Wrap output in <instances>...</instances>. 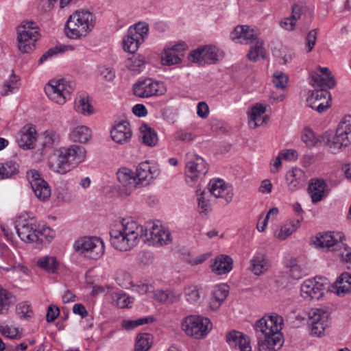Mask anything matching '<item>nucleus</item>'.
I'll use <instances>...</instances> for the list:
<instances>
[{
	"mask_svg": "<svg viewBox=\"0 0 351 351\" xmlns=\"http://www.w3.org/2000/svg\"><path fill=\"white\" fill-rule=\"evenodd\" d=\"M151 346V337L149 334L143 333L137 336L134 351H148Z\"/></svg>",
	"mask_w": 351,
	"mask_h": 351,
	"instance_id": "50",
	"label": "nucleus"
},
{
	"mask_svg": "<svg viewBox=\"0 0 351 351\" xmlns=\"http://www.w3.org/2000/svg\"><path fill=\"white\" fill-rule=\"evenodd\" d=\"M26 177L36 197L43 202L48 200L51 196V189L40 172L35 169L29 170Z\"/></svg>",
	"mask_w": 351,
	"mask_h": 351,
	"instance_id": "12",
	"label": "nucleus"
},
{
	"mask_svg": "<svg viewBox=\"0 0 351 351\" xmlns=\"http://www.w3.org/2000/svg\"><path fill=\"white\" fill-rule=\"evenodd\" d=\"M158 175L159 170L156 167L152 166L147 161L138 165L135 174L138 185L141 186H147Z\"/></svg>",
	"mask_w": 351,
	"mask_h": 351,
	"instance_id": "18",
	"label": "nucleus"
},
{
	"mask_svg": "<svg viewBox=\"0 0 351 351\" xmlns=\"http://www.w3.org/2000/svg\"><path fill=\"white\" fill-rule=\"evenodd\" d=\"M20 86L21 77L12 70L9 77L3 83L0 95L1 96H8L14 94L19 90Z\"/></svg>",
	"mask_w": 351,
	"mask_h": 351,
	"instance_id": "32",
	"label": "nucleus"
},
{
	"mask_svg": "<svg viewBox=\"0 0 351 351\" xmlns=\"http://www.w3.org/2000/svg\"><path fill=\"white\" fill-rule=\"evenodd\" d=\"M322 135L318 138L315 137V133L311 130H306L304 131L302 135V141L306 143L307 146L312 147L318 145H326L323 141H321Z\"/></svg>",
	"mask_w": 351,
	"mask_h": 351,
	"instance_id": "51",
	"label": "nucleus"
},
{
	"mask_svg": "<svg viewBox=\"0 0 351 351\" xmlns=\"http://www.w3.org/2000/svg\"><path fill=\"white\" fill-rule=\"evenodd\" d=\"M289 276L294 280H299L303 277L304 272L298 264L291 262L289 266Z\"/></svg>",
	"mask_w": 351,
	"mask_h": 351,
	"instance_id": "59",
	"label": "nucleus"
},
{
	"mask_svg": "<svg viewBox=\"0 0 351 351\" xmlns=\"http://www.w3.org/2000/svg\"><path fill=\"white\" fill-rule=\"evenodd\" d=\"M254 41H255V43L250 47L247 53L248 59L253 62L257 61L259 57L265 59L266 58V51L264 48L263 40L257 38Z\"/></svg>",
	"mask_w": 351,
	"mask_h": 351,
	"instance_id": "42",
	"label": "nucleus"
},
{
	"mask_svg": "<svg viewBox=\"0 0 351 351\" xmlns=\"http://www.w3.org/2000/svg\"><path fill=\"white\" fill-rule=\"evenodd\" d=\"M154 298L161 303H173L179 300L180 294L173 290L157 289L154 291Z\"/></svg>",
	"mask_w": 351,
	"mask_h": 351,
	"instance_id": "39",
	"label": "nucleus"
},
{
	"mask_svg": "<svg viewBox=\"0 0 351 351\" xmlns=\"http://www.w3.org/2000/svg\"><path fill=\"white\" fill-rule=\"evenodd\" d=\"M162 62L165 65L177 64L181 62V58L175 52L165 47L162 53Z\"/></svg>",
	"mask_w": 351,
	"mask_h": 351,
	"instance_id": "53",
	"label": "nucleus"
},
{
	"mask_svg": "<svg viewBox=\"0 0 351 351\" xmlns=\"http://www.w3.org/2000/svg\"><path fill=\"white\" fill-rule=\"evenodd\" d=\"M257 38V31L247 25H238L231 32L232 40L241 43L247 44Z\"/></svg>",
	"mask_w": 351,
	"mask_h": 351,
	"instance_id": "21",
	"label": "nucleus"
},
{
	"mask_svg": "<svg viewBox=\"0 0 351 351\" xmlns=\"http://www.w3.org/2000/svg\"><path fill=\"white\" fill-rule=\"evenodd\" d=\"M36 130L34 125H25L19 132L16 142L23 149H33L36 142Z\"/></svg>",
	"mask_w": 351,
	"mask_h": 351,
	"instance_id": "20",
	"label": "nucleus"
},
{
	"mask_svg": "<svg viewBox=\"0 0 351 351\" xmlns=\"http://www.w3.org/2000/svg\"><path fill=\"white\" fill-rule=\"evenodd\" d=\"M326 184L322 180H315L308 186V193L312 202L317 203L326 196Z\"/></svg>",
	"mask_w": 351,
	"mask_h": 351,
	"instance_id": "34",
	"label": "nucleus"
},
{
	"mask_svg": "<svg viewBox=\"0 0 351 351\" xmlns=\"http://www.w3.org/2000/svg\"><path fill=\"white\" fill-rule=\"evenodd\" d=\"M282 346L281 335H267L257 338L258 351H277Z\"/></svg>",
	"mask_w": 351,
	"mask_h": 351,
	"instance_id": "26",
	"label": "nucleus"
},
{
	"mask_svg": "<svg viewBox=\"0 0 351 351\" xmlns=\"http://www.w3.org/2000/svg\"><path fill=\"white\" fill-rule=\"evenodd\" d=\"M288 76L282 71H277L273 74V83L278 88L284 89L288 83Z\"/></svg>",
	"mask_w": 351,
	"mask_h": 351,
	"instance_id": "55",
	"label": "nucleus"
},
{
	"mask_svg": "<svg viewBox=\"0 0 351 351\" xmlns=\"http://www.w3.org/2000/svg\"><path fill=\"white\" fill-rule=\"evenodd\" d=\"M310 16L311 14L306 6L294 4L292 6L291 15L287 19L293 21H308L310 19Z\"/></svg>",
	"mask_w": 351,
	"mask_h": 351,
	"instance_id": "48",
	"label": "nucleus"
},
{
	"mask_svg": "<svg viewBox=\"0 0 351 351\" xmlns=\"http://www.w3.org/2000/svg\"><path fill=\"white\" fill-rule=\"evenodd\" d=\"M208 171V165L203 158L197 155L188 156L185 175L186 183L192 186H199Z\"/></svg>",
	"mask_w": 351,
	"mask_h": 351,
	"instance_id": "5",
	"label": "nucleus"
},
{
	"mask_svg": "<svg viewBox=\"0 0 351 351\" xmlns=\"http://www.w3.org/2000/svg\"><path fill=\"white\" fill-rule=\"evenodd\" d=\"M134 94L141 98L162 95L165 89L162 84L152 78H145L138 80L133 85Z\"/></svg>",
	"mask_w": 351,
	"mask_h": 351,
	"instance_id": "11",
	"label": "nucleus"
},
{
	"mask_svg": "<svg viewBox=\"0 0 351 351\" xmlns=\"http://www.w3.org/2000/svg\"><path fill=\"white\" fill-rule=\"evenodd\" d=\"M36 234L38 237V241L37 242H43V238L46 239L47 241H50L56 235L54 230L45 226H43L40 229L37 228Z\"/></svg>",
	"mask_w": 351,
	"mask_h": 351,
	"instance_id": "56",
	"label": "nucleus"
},
{
	"mask_svg": "<svg viewBox=\"0 0 351 351\" xmlns=\"http://www.w3.org/2000/svg\"><path fill=\"white\" fill-rule=\"evenodd\" d=\"M141 138L145 145L155 146L158 141V135L155 130L147 124H142L140 127Z\"/></svg>",
	"mask_w": 351,
	"mask_h": 351,
	"instance_id": "38",
	"label": "nucleus"
},
{
	"mask_svg": "<svg viewBox=\"0 0 351 351\" xmlns=\"http://www.w3.org/2000/svg\"><path fill=\"white\" fill-rule=\"evenodd\" d=\"M14 302L13 295L0 285V314L5 313Z\"/></svg>",
	"mask_w": 351,
	"mask_h": 351,
	"instance_id": "47",
	"label": "nucleus"
},
{
	"mask_svg": "<svg viewBox=\"0 0 351 351\" xmlns=\"http://www.w3.org/2000/svg\"><path fill=\"white\" fill-rule=\"evenodd\" d=\"M16 313L21 319H29L33 316V311L31 306L27 302H23L17 304Z\"/></svg>",
	"mask_w": 351,
	"mask_h": 351,
	"instance_id": "54",
	"label": "nucleus"
},
{
	"mask_svg": "<svg viewBox=\"0 0 351 351\" xmlns=\"http://www.w3.org/2000/svg\"><path fill=\"white\" fill-rule=\"evenodd\" d=\"M70 165H77L86 158V152L84 147L80 145H71L68 148H63Z\"/></svg>",
	"mask_w": 351,
	"mask_h": 351,
	"instance_id": "33",
	"label": "nucleus"
},
{
	"mask_svg": "<svg viewBox=\"0 0 351 351\" xmlns=\"http://www.w3.org/2000/svg\"><path fill=\"white\" fill-rule=\"evenodd\" d=\"M74 108L77 112L86 116L93 112V108L89 102L88 97L84 95H80L75 101Z\"/></svg>",
	"mask_w": 351,
	"mask_h": 351,
	"instance_id": "46",
	"label": "nucleus"
},
{
	"mask_svg": "<svg viewBox=\"0 0 351 351\" xmlns=\"http://www.w3.org/2000/svg\"><path fill=\"white\" fill-rule=\"evenodd\" d=\"M148 30L147 23H134L131 25L123 40L124 50L132 53L136 52L144 41Z\"/></svg>",
	"mask_w": 351,
	"mask_h": 351,
	"instance_id": "8",
	"label": "nucleus"
},
{
	"mask_svg": "<svg viewBox=\"0 0 351 351\" xmlns=\"http://www.w3.org/2000/svg\"><path fill=\"white\" fill-rule=\"evenodd\" d=\"M232 258L225 254H220L215 258L211 265L212 271L217 275L229 273L232 269Z\"/></svg>",
	"mask_w": 351,
	"mask_h": 351,
	"instance_id": "28",
	"label": "nucleus"
},
{
	"mask_svg": "<svg viewBox=\"0 0 351 351\" xmlns=\"http://www.w3.org/2000/svg\"><path fill=\"white\" fill-rule=\"evenodd\" d=\"M116 303L119 308L128 307L130 303V297L125 293H116Z\"/></svg>",
	"mask_w": 351,
	"mask_h": 351,
	"instance_id": "61",
	"label": "nucleus"
},
{
	"mask_svg": "<svg viewBox=\"0 0 351 351\" xmlns=\"http://www.w3.org/2000/svg\"><path fill=\"white\" fill-rule=\"evenodd\" d=\"M210 194L217 198L224 199L227 204L232 202L233 192L232 187L220 178L211 180L208 185Z\"/></svg>",
	"mask_w": 351,
	"mask_h": 351,
	"instance_id": "16",
	"label": "nucleus"
},
{
	"mask_svg": "<svg viewBox=\"0 0 351 351\" xmlns=\"http://www.w3.org/2000/svg\"><path fill=\"white\" fill-rule=\"evenodd\" d=\"M60 310L56 306H49L46 315V320L47 322H53L59 315Z\"/></svg>",
	"mask_w": 351,
	"mask_h": 351,
	"instance_id": "64",
	"label": "nucleus"
},
{
	"mask_svg": "<svg viewBox=\"0 0 351 351\" xmlns=\"http://www.w3.org/2000/svg\"><path fill=\"white\" fill-rule=\"evenodd\" d=\"M63 148L54 152L49 158V166L51 170L64 173L70 169V163Z\"/></svg>",
	"mask_w": 351,
	"mask_h": 351,
	"instance_id": "22",
	"label": "nucleus"
},
{
	"mask_svg": "<svg viewBox=\"0 0 351 351\" xmlns=\"http://www.w3.org/2000/svg\"><path fill=\"white\" fill-rule=\"evenodd\" d=\"M18 49L23 53L34 50L40 34L36 23H21L16 28Z\"/></svg>",
	"mask_w": 351,
	"mask_h": 351,
	"instance_id": "4",
	"label": "nucleus"
},
{
	"mask_svg": "<svg viewBox=\"0 0 351 351\" xmlns=\"http://www.w3.org/2000/svg\"><path fill=\"white\" fill-rule=\"evenodd\" d=\"M328 313L322 308L311 309L309 312L308 324L311 335L318 337L324 335L328 327Z\"/></svg>",
	"mask_w": 351,
	"mask_h": 351,
	"instance_id": "14",
	"label": "nucleus"
},
{
	"mask_svg": "<svg viewBox=\"0 0 351 351\" xmlns=\"http://www.w3.org/2000/svg\"><path fill=\"white\" fill-rule=\"evenodd\" d=\"M69 137L73 142L85 143L90 138L91 132L86 125H77L72 130Z\"/></svg>",
	"mask_w": 351,
	"mask_h": 351,
	"instance_id": "37",
	"label": "nucleus"
},
{
	"mask_svg": "<svg viewBox=\"0 0 351 351\" xmlns=\"http://www.w3.org/2000/svg\"><path fill=\"white\" fill-rule=\"evenodd\" d=\"M77 22H95L97 20L95 14L86 9H80L76 10L73 14L70 15L66 22L72 21Z\"/></svg>",
	"mask_w": 351,
	"mask_h": 351,
	"instance_id": "45",
	"label": "nucleus"
},
{
	"mask_svg": "<svg viewBox=\"0 0 351 351\" xmlns=\"http://www.w3.org/2000/svg\"><path fill=\"white\" fill-rule=\"evenodd\" d=\"M222 58V52L214 45L199 47L192 51L188 56L190 61L199 64L216 63Z\"/></svg>",
	"mask_w": 351,
	"mask_h": 351,
	"instance_id": "10",
	"label": "nucleus"
},
{
	"mask_svg": "<svg viewBox=\"0 0 351 351\" xmlns=\"http://www.w3.org/2000/svg\"><path fill=\"white\" fill-rule=\"evenodd\" d=\"M95 23H66L64 32L71 39L86 36L93 28Z\"/></svg>",
	"mask_w": 351,
	"mask_h": 351,
	"instance_id": "27",
	"label": "nucleus"
},
{
	"mask_svg": "<svg viewBox=\"0 0 351 351\" xmlns=\"http://www.w3.org/2000/svg\"><path fill=\"white\" fill-rule=\"evenodd\" d=\"M15 228L19 237L22 241L27 243L37 242L38 241V237L36 234L37 226L32 221H19L17 222Z\"/></svg>",
	"mask_w": 351,
	"mask_h": 351,
	"instance_id": "19",
	"label": "nucleus"
},
{
	"mask_svg": "<svg viewBox=\"0 0 351 351\" xmlns=\"http://www.w3.org/2000/svg\"><path fill=\"white\" fill-rule=\"evenodd\" d=\"M145 64V61L138 58L133 57L127 60L126 66L134 71H139L140 68Z\"/></svg>",
	"mask_w": 351,
	"mask_h": 351,
	"instance_id": "60",
	"label": "nucleus"
},
{
	"mask_svg": "<svg viewBox=\"0 0 351 351\" xmlns=\"http://www.w3.org/2000/svg\"><path fill=\"white\" fill-rule=\"evenodd\" d=\"M265 111V106L261 104H256L251 108L248 114L249 125L251 128H256L265 122L266 118L263 116Z\"/></svg>",
	"mask_w": 351,
	"mask_h": 351,
	"instance_id": "31",
	"label": "nucleus"
},
{
	"mask_svg": "<svg viewBox=\"0 0 351 351\" xmlns=\"http://www.w3.org/2000/svg\"><path fill=\"white\" fill-rule=\"evenodd\" d=\"M73 90L71 84L64 79L51 80L45 86L48 97L59 105L66 102Z\"/></svg>",
	"mask_w": 351,
	"mask_h": 351,
	"instance_id": "6",
	"label": "nucleus"
},
{
	"mask_svg": "<svg viewBox=\"0 0 351 351\" xmlns=\"http://www.w3.org/2000/svg\"><path fill=\"white\" fill-rule=\"evenodd\" d=\"M43 145L45 147L51 145L58 142L59 135L53 130H47L43 133Z\"/></svg>",
	"mask_w": 351,
	"mask_h": 351,
	"instance_id": "58",
	"label": "nucleus"
},
{
	"mask_svg": "<svg viewBox=\"0 0 351 351\" xmlns=\"http://www.w3.org/2000/svg\"><path fill=\"white\" fill-rule=\"evenodd\" d=\"M343 239V234L341 232H328L316 236L313 243L321 247H335L334 250H337L344 245Z\"/></svg>",
	"mask_w": 351,
	"mask_h": 351,
	"instance_id": "17",
	"label": "nucleus"
},
{
	"mask_svg": "<svg viewBox=\"0 0 351 351\" xmlns=\"http://www.w3.org/2000/svg\"><path fill=\"white\" fill-rule=\"evenodd\" d=\"M311 84L320 90H326V88H331L335 85V80L333 76L326 77L316 72H311Z\"/></svg>",
	"mask_w": 351,
	"mask_h": 351,
	"instance_id": "35",
	"label": "nucleus"
},
{
	"mask_svg": "<svg viewBox=\"0 0 351 351\" xmlns=\"http://www.w3.org/2000/svg\"><path fill=\"white\" fill-rule=\"evenodd\" d=\"M111 245L117 250L126 252L137 245L140 239H145L149 245H164L171 240V233L160 221H147L141 226L131 218L123 219L112 226Z\"/></svg>",
	"mask_w": 351,
	"mask_h": 351,
	"instance_id": "1",
	"label": "nucleus"
},
{
	"mask_svg": "<svg viewBox=\"0 0 351 351\" xmlns=\"http://www.w3.org/2000/svg\"><path fill=\"white\" fill-rule=\"evenodd\" d=\"M229 293L228 287L225 284L215 287L211 292L210 307L213 310L218 309L227 298Z\"/></svg>",
	"mask_w": 351,
	"mask_h": 351,
	"instance_id": "29",
	"label": "nucleus"
},
{
	"mask_svg": "<svg viewBox=\"0 0 351 351\" xmlns=\"http://www.w3.org/2000/svg\"><path fill=\"white\" fill-rule=\"evenodd\" d=\"M197 114L202 119L207 118L209 114V108L205 101H200L198 103L197 106Z\"/></svg>",
	"mask_w": 351,
	"mask_h": 351,
	"instance_id": "62",
	"label": "nucleus"
},
{
	"mask_svg": "<svg viewBox=\"0 0 351 351\" xmlns=\"http://www.w3.org/2000/svg\"><path fill=\"white\" fill-rule=\"evenodd\" d=\"M336 293L342 296L351 291V274L348 272L341 274L334 282Z\"/></svg>",
	"mask_w": 351,
	"mask_h": 351,
	"instance_id": "36",
	"label": "nucleus"
},
{
	"mask_svg": "<svg viewBox=\"0 0 351 351\" xmlns=\"http://www.w3.org/2000/svg\"><path fill=\"white\" fill-rule=\"evenodd\" d=\"M329 289V281L325 277L317 276L305 280L301 287V295L304 299L319 300L324 291Z\"/></svg>",
	"mask_w": 351,
	"mask_h": 351,
	"instance_id": "9",
	"label": "nucleus"
},
{
	"mask_svg": "<svg viewBox=\"0 0 351 351\" xmlns=\"http://www.w3.org/2000/svg\"><path fill=\"white\" fill-rule=\"evenodd\" d=\"M282 317L277 315L261 318L254 325L257 338L263 336L280 335L279 331L282 328Z\"/></svg>",
	"mask_w": 351,
	"mask_h": 351,
	"instance_id": "13",
	"label": "nucleus"
},
{
	"mask_svg": "<svg viewBox=\"0 0 351 351\" xmlns=\"http://www.w3.org/2000/svg\"><path fill=\"white\" fill-rule=\"evenodd\" d=\"M267 269V261L262 254H256L250 261V269L256 276L263 274Z\"/></svg>",
	"mask_w": 351,
	"mask_h": 351,
	"instance_id": "41",
	"label": "nucleus"
},
{
	"mask_svg": "<svg viewBox=\"0 0 351 351\" xmlns=\"http://www.w3.org/2000/svg\"><path fill=\"white\" fill-rule=\"evenodd\" d=\"M37 265L48 273H56L58 270L59 263L55 256H45L39 258Z\"/></svg>",
	"mask_w": 351,
	"mask_h": 351,
	"instance_id": "43",
	"label": "nucleus"
},
{
	"mask_svg": "<svg viewBox=\"0 0 351 351\" xmlns=\"http://www.w3.org/2000/svg\"><path fill=\"white\" fill-rule=\"evenodd\" d=\"M112 139L119 144L129 142L132 138V132L129 122L121 121L117 123L110 132Z\"/></svg>",
	"mask_w": 351,
	"mask_h": 351,
	"instance_id": "23",
	"label": "nucleus"
},
{
	"mask_svg": "<svg viewBox=\"0 0 351 351\" xmlns=\"http://www.w3.org/2000/svg\"><path fill=\"white\" fill-rule=\"evenodd\" d=\"M117 176L119 182L125 188V193L127 195H130L132 191L138 186L135 174L128 168L120 169Z\"/></svg>",
	"mask_w": 351,
	"mask_h": 351,
	"instance_id": "25",
	"label": "nucleus"
},
{
	"mask_svg": "<svg viewBox=\"0 0 351 351\" xmlns=\"http://www.w3.org/2000/svg\"><path fill=\"white\" fill-rule=\"evenodd\" d=\"M330 94L326 90H313L307 99L308 105L321 113L330 106Z\"/></svg>",
	"mask_w": 351,
	"mask_h": 351,
	"instance_id": "15",
	"label": "nucleus"
},
{
	"mask_svg": "<svg viewBox=\"0 0 351 351\" xmlns=\"http://www.w3.org/2000/svg\"><path fill=\"white\" fill-rule=\"evenodd\" d=\"M226 341L230 347L240 351H252L249 337L241 332L230 331L226 335Z\"/></svg>",
	"mask_w": 351,
	"mask_h": 351,
	"instance_id": "24",
	"label": "nucleus"
},
{
	"mask_svg": "<svg viewBox=\"0 0 351 351\" xmlns=\"http://www.w3.org/2000/svg\"><path fill=\"white\" fill-rule=\"evenodd\" d=\"M73 249L80 256L98 260L104 254L105 245L100 237H83L75 241Z\"/></svg>",
	"mask_w": 351,
	"mask_h": 351,
	"instance_id": "3",
	"label": "nucleus"
},
{
	"mask_svg": "<svg viewBox=\"0 0 351 351\" xmlns=\"http://www.w3.org/2000/svg\"><path fill=\"white\" fill-rule=\"evenodd\" d=\"M185 297L191 303L197 302L200 298L199 289L195 286H189L185 289Z\"/></svg>",
	"mask_w": 351,
	"mask_h": 351,
	"instance_id": "57",
	"label": "nucleus"
},
{
	"mask_svg": "<svg viewBox=\"0 0 351 351\" xmlns=\"http://www.w3.org/2000/svg\"><path fill=\"white\" fill-rule=\"evenodd\" d=\"M182 327L187 335L201 339L208 335L212 328V323L206 317L191 315L184 319Z\"/></svg>",
	"mask_w": 351,
	"mask_h": 351,
	"instance_id": "7",
	"label": "nucleus"
},
{
	"mask_svg": "<svg viewBox=\"0 0 351 351\" xmlns=\"http://www.w3.org/2000/svg\"><path fill=\"white\" fill-rule=\"evenodd\" d=\"M285 179L291 191L302 187L305 182V173L299 168H293L285 176Z\"/></svg>",
	"mask_w": 351,
	"mask_h": 351,
	"instance_id": "30",
	"label": "nucleus"
},
{
	"mask_svg": "<svg viewBox=\"0 0 351 351\" xmlns=\"http://www.w3.org/2000/svg\"><path fill=\"white\" fill-rule=\"evenodd\" d=\"M0 332L3 335L10 339H16L18 335L17 328H12L8 326H1Z\"/></svg>",
	"mask_w": 351,
	"mask_h": 351,
	"instance_id": "63",
	"label": "nucleus"
},
{
	"mask_svg": "<svg viewBox=\"0 0 351 351\" xmlns=\"http://www.w3.org/2000/svg\"><path fill=\"white\" fill-rule=\"evenodd\" d=\"M196 194L198 196L197 197V204L199 212L201 214H206L210 210V206L209 203V200L207 199L205 197V191H201L200 189H197L196 191Z\"/></svg>",
	"mask_w": 351,
	"mask_h": 351,
	"instance_id": "52",
	"label": "nucleus"
},
{
	"mask_svg": "<svg viewBox=\"0 0 351 351\" xmlns=\"http://www.w3.org/2000/svg\"><path fill=\"white\" fill-rule=\"evenodd\" d=\"M18 165L13 161L0 163V178H8L16 174L18 171Z\"/></svg>",
	"mask_w": 351,
	"mask_h": 351,
	"instance_id": "49",
	"label": "nucleus"
},
{
	"mask_svg": "<svg viewBox=\"0 0 351 351\" xmlns=\"http://www.w3.org/2000/svg\"><path fill=\"white\" fill-rule=\"evenodd\" d=\"M75 46L71 45L60 44L53 47L49 49L38 60V64H41L48 58L57 55L58 53H63L66 51H73Z\"/></svg>",
	"mask_w": 351,
	"mask_h": 351,
	"instance_id": "44",
	"label": "nucleus"
},
{
	"mask_svg": "<svg viewBox=\"0 0 351 351\" xmlns=\"http://www.w3.org/2000/svg\"><path fill=\"white\" fill-rule=\"evenodd\" d=\"M321 141L327 145L332 153H337L351 143V115H346L339 123L335 133L326 131L322 134Z\"/></svg>",
	"mask_w": 351,
	"mask_h": 351,
	"instance_id": "2",
	"label": "nucleus"
},
{
	"mask_svg": "<svg viewBox=\"0 0 351 351\" xmlns=\"http://www.w3.org/2000/svg\"><path fill=\"white\" fill-rule=\"evenodd\" d=\"M302 220V217H301L300 219H297L285 224L276 230L275 237L280 240L285 239L300 227Z\"/></svg>",
	"mask_w": 351,
	"mask_h": 351,
	"instance_id": "40",
	"label": "nucleus"
}]
</instances>
